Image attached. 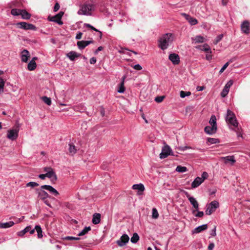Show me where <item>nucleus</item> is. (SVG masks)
I'll list each match as a JSON object with an SVG mask.
<instances>
[{
    "mask_svg": "<svg viewBox=\"0 0 250 250\" xmlns=\"http://www.w3.org/2000/svg\"><path fill=\"white\" fill-rule=\"evenodd\" d=\"M173 41V35L171 33L164 34L159 39L158 46L162 50L167 49Z\"/></svg>",
    "mask_w": 250,
    "mask_h": 250,
    "instance_id": "1",
    "label": "nucleus"
},
{
    "mask_svg": "<svg viewBox=\"0 0 250 250\" xmlns=\"http://www.w3.org/2000/svg\"><path fill=\"white\" fill-rule=\"evenodd\" d=\"M94 8L93 4L85 3L80 6L77 14L79 15L91 16L92 12L94 10Z\"/></svg>",
    "mask_w": 250,
    "mask_h": 250,
    "instance_id": "2",
    "label": "nucleus"
},
{
    "mask_svg": "<svg viewBox=\"0 0 250 250\" xmlns=\"http://www.w3.org/2000/svg\"><path fill=\"white\" fill-rule=\"evenodd\" d=\"M226 121L228 124L238 128L239 124L236 120V116L235 114L229 109L227 110Z\"/></svg>",
    "mask_w": 250,
    "mask_h": 250,
    "instance_id": "3",
    "label": "nucleus"
},
{
    "mask_svg": "<svg viewBox=\"0 0 250 250\" xmlns=\"http://www.w3.org/2000/svg\"><path fill=\"white\" fill-rule=\"evenodd\" d=\"M219 207V202L216 200L211 202L206 206L205 213L207 215L211 214Z\"/></svg>",
    "mask_w": 250,
    "mask_h": 250,
    "instance_id": "4",
    "label": "nucleus"
},
{
    "mask_svg": "<svg viewBox=\"0 0 250 250\" xmlns=\"http://www.w3.org/2000/svg\"><path fill=\"white\" fill-rule=\"evenodd\" d=\"M169 155H173L172 151L169 146L165 145L162 148V152L160 154V158L164 159Z\"/></svg>",
    "mask_w": 250,
    "mask_h": 250,
    "instance_id": "5",
    "label": "nucleus"
},
{
    "mask_svg": "<svg viewBox=\"0 0 250 250\" xmlns=\"http://www.w3.org/2000/svg\"><path fill=\"white\" fill-rule=\"evenodd\" d=\"M17 25L19 28L21 29H23L24 30H36V27L31 24L25 22H20L17 23Z\"/></svg>",
    "mask_w": 250,
    "mask_h": 250,
    "instance_id": "6",
    "label": "nucleus"
},
{
    "mask_svg": "<svg viewBox=\"0 0 250 250\" xmlns=\"http://www.w3.org/2000/svg\"><path fill=\"white\" fill-rule=\"evenodd\" d=\"M19 129L18 128L12 129L8 131L7 137L12 141L16 140L18 136Z\"/></svg>",
    "mask_w": 250,
    "mask_h": 250,
    "instance_id": "7",
    "label": "nucleus"
},
{
    "mask_svg": "<svg viewBox=\"0 0 250 250\" xmlns=\"http://www.w3.org/2000/svg\"><path fill=\"white\" fill-rule=\"evenodd\" d=\"M129 238L128 236L126 234H123L121 238L116 242L118 245L120 247H123L126 245L129 241Z\"/></svg>",
    "mask_w": 250,
    "mask_h": 250,
    "instance_id": "8",
    "label": "nucleus"
},
{
    "mask_svg": "<svg viewBox=\"0 0 250 250\" xmlns=\"http://www.w3.org/2000/svg\"><path fill=\"white\" fill-rule=\"evenodd\" d=\"M29 232L31 234H33L35 232V229H32L31 226H29L25 228L23 230L17 232L19 236L22 237L26 233Z\"/></svg>",
    "mask_w": 250,
    "mask_h": 250,
    "instance_id": "9",
    "label": "nucleus"
},
{
    "mask_svg": "<svg viewBox=\"0 0 250 250\" xmlns=\"http://www.w3.org/2000/svg\"><path fill=\"white\" fill-rule=\"evenodd\" d=\"M41 188L48 190L51 194H53L55 196H57L59 194L58 191L56 189H55L53 187L50 185H42L41 186Z\"/></svg>",
    "mask_w": 250,
    "mask_h": 250,
    "instance_id": "10",
    "label": "nucleus"
},
{
    "mask_svg": "<svg viewBox=\"0 0 250 250\" xmlns=\"http://www.w3.org/2000/svg\"><path fill=\"white\" fill-rule=\"evenodd\" d=\"M250 24L248 21H244L241 25V30L243 33L248 34L250 33Z\"/></svg>",
    "mask_w": 250,
    "mask_h": 250,
    "instance_id": "11",
    "label": "nucleus"
},
{
    "mask_svg": "<svg viewBox=\"0 0 250 250\" xmlns=\"http://www.w3.org/2000/svg\"><path fill=\"white\" fill-rule=\"evenodd\" d=\"M44 189H36V192L38 197L41 200H44L49 197L48 194L43 190Z\"/></svg>",
    "mask_w": 250,
    "mask_h": 250,
    "instance_id": "12",
    "label": "nucleus"
},
{
    "mask_svg": "<svg viewBox=\"0 0 250 250\" xmlns=\"http://www.w3.org/2000/svg\"><path fill=\"white\" fill-rule=\"evenodd\" d=\"M181 15L183 16L191 25H194L197 24L198 21L195 18H193L189 15L184 13H181Z\"/></svg>",
    "mask_w": 250,
    "mask_h": 250,
    "instance_id": "13",
    "label": "nucleus"
},
{
    "mask_svg": "<svg viewBox=\"0 0 250 250\" xmlns=\"http://www.w3.org/2000/svg\"><path fill=\"white\" fill-rule=\"evenodd\" d=\"M168 59L174 65L178 64L180 62V58L178 55L177 54H170L169 55Z\"/></svg>",
    "mask_w": 250,
    "mask_h": 250,
    "instance_id": "14",
    "label": "nucleus"
},
{
    "mask_svg": "<svg viewBox=\"0 0 250 250\" xmlns=\"http://www.w3.org/2000/svg\"><path fill=\"white\" fill-rule=\"evenodd\" d=\"M93 41H81L77 42V44L78 48L82 50L84 49L86 46L93 43Z\"/></svg>",
    "mask_w": 250,
    "mask_h": 250,
    "instance_id": "15",
    "label": "nucleus"
},
{
    "mask_svg": "<svg viewBox=\"0 0 250 250\" xmlns=\"http://www.w3.org/2000/svg\"><path fill=\"white\" fill-rule=\"evenodd\" d=\"M30 56V53L27 50L24 49L21 52V58L22 62H26L28 61Z\"/></svg>",
    "mask_w": 250,
    "mask_h": 250,
    "instance_id": "16",
    "label": "nucleus"
},
{
    "mask_svg": "<svg viewBox=\"0 0 250 250\" xmlns=\"http://www.w3.org/2000/svg\"><path fill=\"white\" fill-rule=\"evenodd\" d=\"M220 159L223 160L224 161V163L226 164H228L229 162H230L231 165H233L236 162L234 156L233 155L222 157L220 158Z\"/></svg>",
    "mask_w": 250,
    "mask_h": 250,
    "instance_id": "17",
    "label": "nucleus"
},
{
    "mask_svg": "<svg viewBox=\"0 0 250 250\" xmlns=\"http://www.w3.org/2000/svg\"><path fill=\"white\" fill-rule=\"evenodd\" d=\"M66 56L70 61H74L76 58L80 57L81 56V54L75 51H71L66 54Z\"/></svg>",
    "mask_w": 250,
    "mask_h": 250,
    "instance_id": "18",
    "label": "nucleus"
},
{
    "mask_svg": "<svg viewBox=\"0 0 250 250\" xmlns=\"http://www.w3.org/2000/svg\"><path fill=\"white\" fill-rule=\"evenodd\" d=\"M132 188L134 190H138V194H142L143 192L145 190V188L143 184H134L132 186Z\"/></svg>",
    "mask_w": 250,
    "mask_h": 250,
    "instance_id": "19",
    "label": "nucleus"
},
{
    "mask_svg": "<svg viewBox=\"0 0 250 250\" xmlns=\"http://www.w3.org/2000/svg\"><path fill=\"white\" fill-rule=\"evenodd\" d=\"M196 48L207 53H212L211 48L207 43H205L203 45H198Z\"/></svg>",
    "mask_w": 250,
    "mask_h": 250,
    "instance_id": "20",
    "label": "nucleus"
},
{
    "mask_svg": "<svg viewBox=\"0 0 250 250\" xmlns=\"http://www.w3.org/2000/svg\"><path fill=\"white\" fill-rule=\"evenodd\" d=\"M217 126H207L205 127V132L209 135H211L216 133L217 130Z\"/></svg>",
    "mask_w": 250,
    "mask_h": 250,
    "instance_id": "21",
    "label": "nucleus"
},
{
    "mask_svg": "<svg viewBox=\"0 0 250 250\" xmlns=\"http://www.w3.org/2000/svg\"><path fill=\"white\" fill-rule=\"evenodd\" d=\"M191 40L193 42H194L195 43H203L207 41L205 38L201 35H198L194 38H192Z\"/></svg>",
    "mask_w": 250,
    "mask_h": 250,
    "instance_id": "22",
    "label": "nucleus"
},
{
    "mask_svg": "<svg viewBox=\"0 0 250 250\" xmlns=\"http://www.w3.org/2000/svg\"><path fill=\"white\" fill-rule=\"evenodd\" d=\"M189 201L190 204L192 205L193 207L195 209L192 211V213L194 214L195 211H198L199 209V204L197 200L194 197L189 198Z\"/></svg>",
    "mask_w": 250,
    "mask_h": 250,
    "instance_id": "23",
    "label": "nucleus"
},
{
    "mask_svg": "<svg viewBox=\"0 0 250 250\" xmlns=\"http://www.w3.org/2000/svg\"><path fill=\"white\" fill-rule=\"evenodd\" d=\"M46 177L50 178L51 181L52 182L56 181L57 179V175L55 172L53 171V169L50 171H47V172L46 173Z\"/></svg>",
    "mask_w": 250,
    "mask_h": 250,
    "instance_id": "24",
    "label": "nucleus"
},
{
    "mask_svg": "<svg viewBox=\"0 0 250 250\" xmlns=\"http://www.w3.org/2000/svg\"><path fill=\"white\" fill-rule=\"evenodd\" d=\"M203 181L202 179H200V177H196L194 180L191 183V188H195L199 187Z\"/></svg>",
    "mask_w": 250,
    "mask_h": 250,
    "instance_id": "25",
    "label": "nucleus"
},
{
    "mask_svg": "<svg viewBox=\"0 0 250 250\" xmlns=\"http://www.w3.org/2000/svg\"><path fill=\"white\" fill-rule=\"evenodd\" d=\"M208 228V226L207 224H204L198 227H196L192 230L193 233H198L201 232V231L207 229Z\"/></svg>",
    "mask_w": 250,
    "mask_h": 250,
    "instance_id": "26",
    "label": "nucleus"
},
{
    "mask_svg": "<svg viewBox=\"0 0 250 250\" xmlns=\"http://www.w3.org/2000/svg\"><path fill=\"white\" fill-rule=\"evenodd\" d=\"M63 14V12L60 11L58 14L55 15L54 18H57V20H56V21L53 20V22H56L58 23L59 25H62L63 24V22L62 21L61 19Z\"/></svg>",
    "mask_w": 250,
    "mask_h": 250,
    "instance_id": "27",
    "label": "nucleus"
},
{
    "mask_svg": "<svg viewBox=\"0 0 250 250\" xmlns=\"http://www.w3.org/2000/svg\"><path fill=\"white\" fill-rule=\"evenodd\" d=\"M101 221V214L100 213H94L92 218V223L96 225L99 224Z\"/></svg>",
    "mask_w": 250,
    "mask_h": 250,
    "instance_id": "28",
    "label": "nucleus"
},
{
    "mask_svg": "<svg viewBox=\"0 0 250 250\" xmlns=\"http://www.w3.org/2000/svg\"><path fill=\"white\" fill-rule=\"evenodd\" d=\"M21 16L22 19L25 20H28L31 17V15L30 13H29L26 10L23 9H22L21 10Z\"/></svg>",
    "mask_w": 250,
    "mask_h": 250,
    "instance_id": "29",
    "label": "nucleus"
},
{
    "mask_svg": "<svg viewBox=\"0 0 250 250\" xmlns=\"http://www.w3.org/2000/svg\"><path fill=\"white\" fill-rule=\"evenodd\" d=\"M14 225V223L13 221H9L6 223L0 222V228L3 229H6L13 226Z\"/></svg>",
    "mask_w": 250,
    "mask_h": 250,
    "instance_id": "30",
    "label": "nucleus"
},
{
    "mask_svg": "<svg viewBox=\"0 0 250 250\" xmlns=\"http://www.w3.org/2000/svg\"><path fill=\"white\" fill-rule=\"evenodd\" d=\"M37 64L34 60H31L28 64L27 68L30 71H33L36 69Z\"/></svg>",
    "mask_w": 250,
    "mask_h": 250,
    "instance_id": "31",
    "label": "nucleus"
},
{
    "mask_svg": "<svg viewBox=\"0 0 250 250\" xmlns=\"http://www.w3.org/2000/svg\"><path fill=\"white\" fill-rule=\"evenodd\" d=\"M34 229H35V230H36V231L38 233V237L39 238H42L43 235H42V229L41 226H39V225H37L35 226Z\"/></svg>",
    "mask_w": 250,
    "mask_h": 250,
    "instance_id": "32",
    "label": "nucleus"
},
{
    "mask_svg": "<svg viewBox=\"0 0 250 250\" xmlns=\"http://www.w3.org/2000/svg\"><path fill=\"white\" fill-rule=\"evenodd\" d=\"M175 170L177 172H178L180 173H184V172H187L188 171V168L186 167L178 166L176 167Z\"/></svg>",
    "mask_w": 250,
    "mask_h": 250,
    "instance_id": "33",
    "label": "nucleus"
},
{
    "mask_svg": "<svg viewBox=\"0 0 250 250\" xmlns=\"http://www.w3.org/2000/svg\"><path fill=\"white\" fill-rule=\"evenodd\" d=\"M69 152L71 154L73 155L76 153L77 149L75 146L69 144Z\"/></svg>",
    "mask_w": 250,
    "mask_h": 250,
    "instance_id": "34",
    "label": "nucleus"
},
{
    "mask_svg": "<svg viewBox=\"0 0 250 250\" xmlns=\"http://www.w3.org/2000/svg\"><path fill=\"white\" fill-rule=\"evenodd\" d=\"M209 123L211 126H217L216 118L215 115H212L211 116Z\"/></svg>",
    "mask_w": 250,
    "mask_h": 250,
    "instance_id": "35",
    "label": "nucleus"
},
{
    "mask_svg": "<svg viewBox=\"0 0 250 250\" xmlns=\"http://www.w3.org/2000/svg\"><path fill=\"white\" fill-rule=\"evenodd\" d=\"M139 240V236L137 233H134L133 236L131 238V242L132 243H137Z\"/></svg>",
    "mask_w": 250,
    "mask_h": 250,
    "instance_id": "36",
    "label": "nucleus"
},
{
    "mask_svg": "<svg viewBox=\"0 0 250 250\" xmlns=\"http://www.w3.org/2000/svg\"><path fill=\"white\" fill-rule=\"evenodd\" d=\"M22 9L14 8L11 11V14L13 16L21 15Z\"/></svg>",
    "mask_w": 250,
    "mask_h": 250,
    "instance_id": "37",
    "label": "nucleus"
},
{
    "mask_svg": "<svg viewBox=\"0 0 250 250\" xmlns=\"http://www.w3.org/2000/svg\"><path fill=\"white\" fill-rule=\"evenodd\" d=\"M91 229V228L90 227H85L81 232L78 234V236H83L86 234L88 231Z\"/></svg>",
    "mask_w": 250,
    "mask_h": 250,
    "instance_id": "38",
    "label": "nucleus"
},
{
    "mask_svg": "<svg viewBox=\"0 0 250 250\" xmlns=\"http://www.w3.org/2000/svg\"><path fill=\"white\" fill-rule=\"evenodd\" d=\"M159 217L158 212L156 208H153L152 210V217L154 219H157Z\"/></svg>",
    "mask_w": 250,
    "mask_h": 250,
    "instance_id": "39",
    "label": "nucleus"
},
{
    "mask_svg": "<svg viewBox=\"0 0 250 250\" xmlns=\"http://www.w3.org/2000/svg\"><path fill=\"white\" fill-rule=\"evenodd\" d=\"M191 95V92L190 91L185 92L184 91H181L180 93V97L182 98H184L186 96H189Z\"/></svg>",
    "mask_w": 250,
    "mask_h": 250,
    "instance_id": "40",
    "label": "nucleus"
},
{
    "mask_svg": "<svg viewBox=\"0 0 250 250\" xmlns=\"http://www.w3.org/2000/svg\"><path fill=\"white\" fill-rule=\"evenodd\" d=\"M207 141L209 144H214L219 142L218 139L211 138H208Z\"/></svg>",
    "mask_w": 250,
    "mask_h": 250,
    "instance_id": "41",
    "label": "nucleus"
},
{
    "mask_svg": "<svg viewBox=\"0 0 250 250\" xmlns=\"http://www.w3.org/2000/svg\"><path fill=\"white\" fill-rule=\"evenodd\" d=\"M5 82L4 80L0 78V94L3 92Z\"/></svg>",
    "mask_w": 250,
    "mask_h": 250,
    "instance_id": "42",
    "label": "nucleus"
},
{
    "mask_svg": "<svg viewBox=\"0 0 250 250\" xmlns=\"http://www.w3.org/2000/svg\"><path fill=\"white\" fill-rule=\"evenodd\" d=\"M42 100L45 104H46L48 105H50L51 104V100L50 98H48L46 96L42 97Z\"/></svg>",
    "mask_w": 250,
    "mask_h": 250,
    "instance_id": "43",
    "label": "nucleus"
},
{
    "mask_svg": "<svg viewBox=\"0 0 250 250\" xmlns=\"http://www.w3.org/2000/svg\"><path fill=\"white\" fill-rule=\"evenodd\" d=\"M229 91V89H226V88L224 87L221 93V96L223 98L225 97L228 95Z\"/></svg>",
    "mask_w": 250,
    "mask_h": 250,
    "instance_id": "44",
    "label": "nucleus"
},
{
    "mask_svg": "<svg viewBox=\"0 0 250 250\" xmlns=\"http://www.w3.org/2000/svg\"><path fill=\"white\" fill-rule=\"evenodd\" d=\"M125 91V87L124 86V83H121L120 84V86L119 87V89H118L117 91L120 93H123Z\"/></svg>",
    "mask_w": 250,
    "mask_h": 250,
    "instance_id": "45",
    "label": "nucleus"
},
{
    "mask_svg": "<svg viewBox=\"0 0 250 250\" xmlns=\"http://www.w3.org/2000/svg\"><path fill=\"white\" fill-rule=\"evenodd\" d=\"M223 37V34H220L217 36L214 41V43L215 44H217L222 39Z\"/></svg>",
    "mask_w": 250,
    "mask_h": 250,
    "instance_id": "46",
    "label": "nucleus"
},
{
    "mask_svg": "<svg viewBox=\"0 0 250 250\" xmlns=\"http://www.w3.org/2000/svg\"><path fill=\"white\" fill-rule=\"evenodd\" d=\"M26 187H31L32 188H34L35 187H37L39 186V184L35 182H30L26 184Z\"/></svg>",
    "mask_w": 250,
    "mask_h": 250,
    "instance_id": "47",
    "label": "nucleus"
},
{
    "mask_svg": "<svg viewBox=\"0 0 250 250\" xmlns=\"http://www.w3.org/2000/svg\"><path fill=\"white\" fill-rule=\"evenodd\" d=\"M84 26L89 28L90 29H91L92 30H94L95 31H99V30L98 29H97L96 28H95L94 27H93V26H92L91 25H90L89 23H84Z\"/></svg>",
    "mask_w": 250,
    "mask_h": 250,
    "instance_id": "48",
    "label": "nucleus"
},
{
    "mask_svg": "<svg viewBox=\"0 0 250 250\" xmlns=\"http://www.w3.org/2000/svg\"><path fill=\"white\" fill-rule=\"evenodd\" d=\"M64 239L67 240H78L80 239V238L73 236H66L64 238Z\"/></svg>",
    "mask_w": 250,
    "mask_h": 250,
    "instance_id": "49",
    "label": "nucleus"
},
{
    "mask_svg": "<svg viewBox=\"0 0 250 250\" xmlns=\"http://www.w3.org/2000/svg\"><path fill=\"white\" fill-rule=\"evenodd\" d=\"M229 65V62H226L223 66V67L221 68V69L220 70L219 73L221 74L222 73H223V71L227 68V67Z\"/></svg>",
    "mask_w": 250,
    "mask_h": 250,
    "instance_id": "50",
    "label": "nucleus"
},
{
    "mask_svg": "<svg viewBox=\"0 0 250 250\" xmlns=\"http://www.w3.org/2000/svg\"><path fill=\"white\" fill-rule=\"evenodd\" d=\"M233 81L232 80L229 81L224 86L226 89H229V88L230 86L233 84Z\"/></svg>",
    "mask_w": 250,
    "mask_h": 250,
    "instance_id": "51",
    "label": "nucleus"
},
{
    "mask_svg": "<svg viewBox=\"0 0 250 250\" xmlns=\"http://www.w3.org/2000/svg\"><path fill=\"white\" fill-rule=\"evenodd\" d=\"M165 97L164 96H158V97H156L155 98V101L157 102V103H161L162 102L164 99Z\"/></svg>",
    "mask_w": 250,
    "mask_h": 250,
    "instance_id": "52",
    "label": "nucleus"
},
{
    "mask_svg": "<svg viewBox=\"0 0 250 250\" xmlns=\"http://www.w3.org/2000/svg\"><path fill=\"white\" fill-rule=\"evenodd\" d=\"M208 177V174L206 172H203L202 174V177H200V179L201 180L202 179L203 181L204 182L205 179H206Z\"/></svg>",
    "mask_w": 250,
    "mask_h": 250,
    "instance_id": "53",
    "label": "nucleus"
},
{
    "mask_svg": "<svg viewBox=\"0 0 250 250\" xmlns=\"http://www.w3.org/2000/svg\"><path fill=\"white\" fill-rule=\"evenodd\" d=\"M212 53H207L206 56V59L207 60L210 61L212 59V56L211 55Z\"/></svg>",
    "mask_w": 250,
    "mask_h": 250,
    "instance_id": "54",
    "label": "nucleus"
},
{
    "mask_svg": "<svg viewBox=\"0 0 250 250\" xmlns=\"http://www.w3.org/2000/svg\"><path fill=\"white\" fill-rule=\"evenodd\" d=\"M195 216L197 217H202L204 216V212L198 210L197 214H195Z\"/></svg>",
    "mask_w": 250,
    "mask_h": 250,
    "instance_id": "55",
    "label": "nucleus"
},
{
    "mask_svg": "<svg viewBox=\"0 0 250 250\" xmlns=\"http://www.w3.org/2000/svg\"><path fill=\"white\" fill-rule=\"evenodd\" d=\"M216 226H214V228L212 229V230L211 231L210 235L212 236H215L216 235Z\"/></svg>",
    "mask_w": 250,
    "mask_h": 250,
    "instance_id": "56",
    "label": "nucleus"
},
{
    "mask_svg": "<svg viewBox=\"0 0 250 250\" xmlns=\"http://www.w3.org/2000/svg\"><path fill=\"white\" fill-rule=\"evenodd\" d=\"M133 67L134 69H135V70H140L142 69V66L139 64L134 65L133 66Z\"/></svg>",
    "mask_w": 250,
    "mask_h": 250,
    "instance_id": "57",
    "label": "nucleus"
},
{
    "mask_svg": "<svg viewBox=\"0 0 250 250\" xmlns=\"http://www.w3.org/2000/svg\"><path fill=\"white\" fill-rule=\"evenodd\" d=\"M60 8V5L58 2H56L54 6V12L57 11Z\"/></svg>",
    "mask_w": 250,
    "mask_h": 250,
    "instance_id": "58",
    "label": "nucleus"
},
{
    "mask_svg": "<svg viewBox=\"0 0 250 250\" xmlns=\"http://www.w3.org/2000/svg\"><path fill=\"white\" fill-rule=\"evenodd\" d=\"M214 248V244L213 243H210L208 246V250H213Z\"/></svg>",
    "mask_w": 250,
    "mask_h": 250,
    "instance_id": "59",
    "label": "nucleus"
},
{
    "mask_svg": "<svg viewBox=\"0 0 250 250\" xmlns=\"http://www.w3.org/2000/svg\"><path fill=\"white\" fill-rule=\"evenodd\" d=\"M82 35H83V33L82 32H79V33H78L77 34L76 36V39L77 40L81 39L82 38Z\"/></svg>",
    "mask_w": 250,
    "mask_h": 250,
    "instance_id": "60",
    "label": "nucleus"
},
{
    "mask_svg": "<svg viewBox=\"0 0 250 250\" xmlns=\"http://www.w3.org/2000/svg\"><path fill=\"white\" fill-rule=\"evenodd\" d=\"M96 62V59L95 57H92L90 60V63L91 64H94Z\"/></svg>",
    "mask_w": 250,
    "mask_h": 250,
    "instance_id": "61",
    "label": "nucleus"
},
{
    "mask_svg": "<svg viewBox=\"0 0 250 250\" xmlns=\"http://www.w3.org/2000/svg\"><path fill=\"white\" fill-rule=\"evenodd\" d=\"M103 49V47L102 46H99L98 48L95 50L94 53L95 54H97L99 51H102Z\"/></svg>",
    "mask_w": 250,
    "mask_h": 250,
    "instance_id": "62",
    "label": "nucleus"
},
{
    "mask_svg": "<svg viewBox=\"0 0 250 250\" xmlns=\"http://www.w3.org/2000/svg\"><path fill=\"white\" fill-rule=\"evenodd\" d=\"M205 89V87L204 86H198L196 88V89L198 91H202L204 89Z\"/></svg>",
    "mask_w": 250,
    "mask_h": 250,
    "instance_id": "63",
    "label": "nucleus"
},
{
    "mask_svg": "<svg viewBox=\"0 0 250 250\" xmlns=\"http://www.w3.org/2000/svg\"><path fill=\"white\" fill-rule=\"evenodd\" d=\"M39 177L41 179H44L45 177H46V173L45 174H41L39 175Z\"/></svg>",
    "mask_w": 250,
    "mask_h": 250,
    "instance_id": "64",
    "label": "nucleus"
}]
</instances>
